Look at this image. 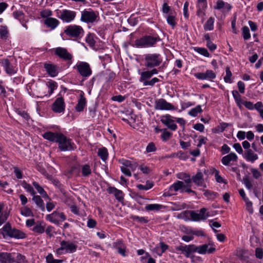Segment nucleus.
Listing matches in <instances>:
<instances>
[{
  "mask_svg": "<svg viewBox=\"0 0 263 263\" xmlns=\"http://www.w3.org/2000/svg\"><path fill=\"white\" fill-rule=\"evenodd\" d=\"M161 41L158 35H145L135 41V44L137 47L147 48L155 46L156 43Z\"/></svg>",
  "mask_w": 263,
  "mask_h": 263,
  "instance_id": "nucleus-1",
  "label": "nucleus"
},
{
  "mask_svg": "<svg viewBox=\"0 0 263 263\" xmlns=\"http://www.w3.org/2000/svg\"><path fill=\"white\" fill-rule=\"evenodd\" d=\"M144 66L149 68L159 66L162 62V58L159 53H147L142 59Z\"/></svg>",
  "mask_w": 263,
  "mask_h": 263,
  "instance_id": "nucleus-2",
  "label": "nucleus"
},
{
  "mask_svg": "<svg viewBox=\"0 0 263 263\" xmlns=\"http://www.w3.org/2000/svg\"><path fill=\"white\" fill-rule=\"evenodd\" d=\"M78 248L76 241L69 240H62L60 242V247L56 250V253L58 255L75 252Z\"/></svg>",
  "mask_w": 263,
  "mask_h": 263,
  "instance_id": "nucleus-3",
  "label": "nucleus"
},
{
  "mask_svg": "<svg viewBox=\"0 0 263 263\" xmlns=\"http://www.w3.org/2000/svg\"><path fill=\"white\" fill-rule=\"evenodd\" d=\"M57 143H58V147L61 151H69L74 148V144L71 142V140L62 133L60 134Z\"/></svg>",
  "mask_w": 263,
  "mask_h": 263,
  "instance_id": "nucleus-4",
  "label": "nucleus"
},
{
  "mask_svg": "<svg viewBox=\"0 0 263 263\" xmlns=\"http://www.w3.org/2000/svg\"><path fill=\"white\" fill-rule=\"evenodd\" d=\"M4 236H8L16 239H23L25 237V234L21 231L12 229L10 224L8 222L3 228Z\"/></svg>",
  "mask_w": 263,
  "mask_h": 263,
  "instance_id": "nucleus-5",
  "label": "nucleus"
},
{
  "mask_svg": "<svg viewBox=\"0 0 263 263\" xmlns=\"http://www.w3.org/2000/svg\"><path fill=\"white\" fill-rule=\"evenodd\" d=\"M82 77L88 78L92 74L90 65L86 62H78L73 67Z\"/></svg>",
  "mask_w": 263,
  "mask_h": 263,
  "instance_id": "nucleus-6",
  "label": "nucleus"
},
{
  "mask_svg": "<svg viewBox=\"0 0 263 263\" xmlns=\"http://www.w3.org/2000/svg\"><path fill=\"white\" fill-rule=\"evenodd\" d=\"M206 209L203 208L200 209L199 213L194 211H186L182 213L184 215H189L193 221H199L205 220L210 216L208 213H206Z\"/></svg>",
  "mask_w": 263,
  "mask_h": 263,
  "instance_id": "nucleus-7",
  "label": "nucleus"
},
{
  "mask_svg": "<svg viewBox=\"0 0 263 263\" xmlns=\"http://www.w3.org/2000/svg\"><path fill=\"white\" fill-rule=\"evenodd\" d=\"M98 17V14L91 9H85L81 11V21L87 23L95 22Z\"/></svg>",
  "mask_w": 263,
  "mask_h": 263,
  "instance_id": "nucleus-8",
  "label": "nucleus"
},
{
  "mask_svg": "<svg viewBox=\"0 0 263 263\" xmlns=\"http://www.w3.org/2000/svg\"><path fill=\"white\" fill-rule=\"evenodd\" d=\"M155 109L161 110H175V107L171 103L167 102L164 99L161 98L155 100Z\"/></svg>",
  "mask_w": 263,
  "mask_h": 263,
  "instance_id": "nucleus-9",
  "label": "nucleus"
},
{
  "mask_svg": "<svg viewBox=\"0 0 263 263\" xmlns=\"http://www.w3.org/2000/svg\"><path fill=\"white\" fill-rule=\"evenodd\" d=\"M64 32L68 36L72 37H79L83 32V28L77 25H69L66 27Z\"/></svg>",
  "mask_w": 263,
  "mask_h": 263,
  "instance_id": "nucleus-10",
  "label": "nucleus"
},
{
  "mask_svg": "<svg viewBox=\"0 0 263 263\" xmlns=\"http://www.w3.org/2000/svg\"><path fill=\"white\" fill-rule=\"evenodd\" d=\"M54 53L60 58L63 60L68 61L69 65L71 64L72 55L68 52L66 48L63 47H57L54 49Z\"/></svg>",
  "mask_w": 263,
  "mask_h": 263,
  "instance_id": "nucleus-11",
  "label": "nucleus"
},
{
  "mask_svg": "<svg viewBox=\"0 0 263 263\" xmlns=\"http://www.w3.org/2000/svg\"><path fill=\"white\" fill-rule=\"evenodd\" d=\"M47 220L50 222L53 223L57 225L59 224V220L60 218L62 221H64L66 219V217L63 212H59L57 211H54L52 213L47 215L46 216Z\"/></svg>",
  "mask_w": 263,
  "mask_h": 263,
  "instance_id": "nucleus-12",
  "label": "nucleus"
},
{
  "mask_svg": "<svg viewBox=\"0 0 263 263\" xmlns=\"http://www.w3.org/2000/svg\"><path fill=\"white\" fill-rule=\"evenodd\" d=\"M175 118L170 115L166 114L161 117V122L169 129L173 131H175L177 128V125L175 123L173 119Z\"/></svg>",
  "mask_w": 263,
  "mask_h": 263,
  "instance_id": "nucleus-13",
  "label": "nucleus"
},
{
  "mask_svg": "<svg viewBox=\"0 0 263 263\" xmlns=\"http://www.w3.org/2000/svg\"><path fill=\"white\" fill-rule=\"evenodd\" d=\"M76 16V12L75 11L65 9L61 11L59 17L64 22L69 23L72 21Z\"/></svg>",
  "mask_w": 263,
  "mask_h": 263,
  "instance_id": "nucleus-14",
  "label": "nucleus"
},
{
  "mask_svg": "<svg viewBox=\"0 0 263 263\" xmlns=\"http://www.w3.org/2000/svg\"><path fill=\"white\" fill-rule=\"evenodd\" d=\"M65 104L62 97L57 98L52 105V110L57 113H61L65 110Z\"/></svg>",
  "mask_w": 263,
  "mask_h": 263,
  "instance_id": "nucleus-15",
  "label": "nucleus"
},
{
  "mask_svg": "<svg viewBox=\"0 0 263 263\" xmlns=\"http://www.w3.org/2000/svg\"><path fill=\"white\" fill-rule=\"evenodd\" d=\"M112 248L117 250L119 254L123 257L127 256L126 254V246L121 240H117L112 243Z\"/></svg>",
  "mask_w": 263,
  "mask_h": 263,
  "instance_id": "nucleus-16",
  "label": "nucleus"
},
{
  "mask_svg": "<svg viewBox=\"0 0 263 263\" xmlns=\"http://www.w3.org/2000/svg\"><path fill=\"white\" fill-rule=\"evenodd\" d=\"M195 77L199 80H210L215 79L216 74L212 70H207L205 72H198L195 74Z\"/></svg>",
  "mask_w": 263,
  "mask_h": 263,
  "instance_id": "nucleus-17",
  "label": "nucleus"
},
{
  "mask_svg": "<svg viewBox=\"0 0 263 263\" xmlns=\"http://www.w3.org/2000/svg\"><path fill=\"white\" fill-rule=\"evenodd\" d=\"M44 67L47 73L51 77H56L59 73V67L51 63H45Z\"/></svg>",
  "mask_w": 263,
  "mask_h": 263,
  "instance_id": "nucleus-18",
  "label": "nucleus"
},
{
  "mask_svg": "<svg viewBox=\"0 0 263 263\" xmlns=\"http://www.w3.org/2000/svg\"><path fill=\"white\" fill-rule=\"evenodd\" d=\"M86 104V100L84 97V93L81 91L80 95V98L78 100V103L75 107L76 110L78 112L82 111Z\"/></svg>",
  "mask_w": 263,
  "mask_h": 263,
  "instance_id": "nucleus-19",
  "label": "nucleus"
},
{
  "mask_svg": "<svg viewBox=\"0 0 263 263\" xmlns=\"http://www.w3.org/2000/svg\"><path fill=\"white\" fill-rule=\"evenodd\" d=\"M2 64L8 74L12 75L16 72V69L10 64L8 59L3 60Z\"/></svg>",
  "mask_w": 263,
  "mask_h": 263,
  "instance_id": "nucleus-20",
  "label": "nucleus"
},
{
  "mask_svg": "<svg viewBox=\"0 0 263 263\" xmlns=\"http://www.w3.org/2000/svg\"><path fill=\"white\" fill-rule=\"evenodd\" d=\"M107 191L109 193L113 194L118 201L121 202L123 200V193L122 191L112 186L108 187Z\"/></svg>",
  "mask_w": 263,
  "mask_h": 263,
  "instance_id": "nucleus-21",
  "label": "nucleus"
},
{
  "mask_svg": "<svg viewBox=\"0 0 263 263\" xmlns=\"http://www.w3.org/2000/svg\"><path fill=\"white\" fill-rule=\"evenodd\" d=\"M60 134L57 132L53 133L51 132H45L42 135L43 137L49 141L53 142H57L59 137L60 136Z\"/></svg>",
  "mask_w": 263,
  "mask_h": 263,
  "instance_id": "nucleus-22",
  "label": "nucleus"
},
{
  "mask_svg": "<svg viewBox=\"0 0 263 263\" xmlns=\"http://www.w3.org/2000/svg\"><path fill=\"white\" fill-rule=\"evenodd\" d=\"M237 156L234 153H231L221 159V162L224 165H230L231 161H236Z\"/></svg>",
  "mask_w": 263,
  "mask_h": 263,
  "instance_id": "nucleus-23",
  "label": "nucleus"
},
{
  "mask_svg": "<svg viewBox=\"0 0 263 263\" xmlns=\"http://www.w3.org/2000/svg\"><path fill=\"white\" fill-rule=\"evenodd\" d=\"M192 245L179 246L176 247L175 249L176 251H180L182 254L184 255L186 257H190V255L192 253Z\"/></svg>",
  "mask_w": 263,
  "mask_h": 263,
  "instance_id": "nucleus-24",
  "label": "nucleus"
},
{
  "mask_svg": "<svg viewBox=\"0 0 263 263\" xmlns=\"http://www.w3.org/2000/svg\"><path fill=\"white\" fill-rule=\"evenodd\" d=\"M243 157L247 161L251 162L252 163H253L258 158V155L254 153L251 149H249L245 151Z\"/></svg>",
  "mask_w": 263,
  "mask_h": 263,
  "instance_id": "nucleus-25",
  "label": "nucleus"
},
{
  "mask_svg": "<svg viewBox=\"0 0 263 263\" xmlns=\"http://www.w3.org/2000/svg\"><path fill=\"white\" fill-rule=\"evenodd\" d=\"M0 262L1 263H12L15 262V260L11 253L0 252Z\"/></svg>",
  "mask_w": 263,
  "mask_h": 263,
  "instance_id": "nucleus-26",
  "label": "nucleus"
},
{
  "mask_svg": "<svg viewBox=\"0 0 263 263\" xmlns=\"http://www.w3.org/2000/svg\"><path fill=\"white\" fill-rule=\"evenodd\" d=\"M32 200L36 204V206L41 209V211H44L45 210V204L43 200L39 195L33 196Z\"/></svg>",
  "mask_w": 263,
  "mask_h": 263,
  "instance_id": "nucleus-27",
  "label": "nucleus"
},
{
  "mask_svg": "<svg viewBox=\"0 0 263 263\" xmlns=\"http://www.w3.org/2000/svg\"><path fill=\"white\" fill-rule=\"evenodd\" d=\"M44 24L51 29H54L59 24V21L52 17H48L44 20Z\"/></svg>",
  "mask_w": 263,
  "mask_h": 263,
  "instance_id": "nucleus-28",
  "label": "nucleus"
},
{
  "mask_svg": "<svg viewBox=\"0 0 263 263\" xmlns=\"http://www.w3.org/2000/svg\"><path fill=\"white\" fill-rule=\"evenodd\" d=\"M192 253L198 252L199 254H205L208 249V245H203L199 246H196L194 245H192Z\"/></svg>",
  "mask_w": 263,
  "mask_h": 263,
  "instance_id": "nucleus-29",
  "label": "nucleus"
},
{
  "mask_svg": "<svg viewBox=\"0 0 263 263\" xmlns=\"http://www.w3.org/2000/svg\"><path fill=\"white\" fill-rule=\"evenodd\" d=\"M193 181L196 185H202L201 182L203 180V175L201 171H198L197 174L191 178Z\"/></svg>",
  "mask_w": 263,
  "mask_h": 263,
  "instance_id": "nucleus-30",
  "label": "nucleus"
},
{
  "mask_svg": "<svg viewBox=\"0 0 263 263\" xmlns=\"http://www.w3.org/2000/svg\"><path fill=\"white\" fill-rule=\"evenodd\" d=\"M177 177L179 179L183 180L185 183L187 184V186H191V184L192 183V180L189 174L185 173H181L178 174Z\"/></svg>",
  "mask_w": 263,
  "mask_h": 263,
  "instance_id": "nucleus-31",
  "label": "nucleus"
},
{
  "mask_svg": "<svg viewBox=\"0 0 263 263\" xmlns=\"http://www.w3.org/2000/svg\"><path fill=\"white\" fill-rule=\"evenodd\" d=\"M186 186L183 182L177 181L170 186V190L171 191L177 192L179 190H181L182 191L183 189Z\"/></svg>",
  "mask_w": 263,
  "mask_h": 263,
  "instance_id": "nucleus-32",
  "label": "nucleus"
},
{
  "mask_svg": "<svg viewBox=\"0 0 263 263\" xmlns=\"http://www.w3.org/2000/svg\"><path fill=\"white\" fill-rule=\"evenodd\" d=\"M33 186L35 189L37 191L38 193L43 197L50 199L49 196H48L47 193L43 189L42 187H41L40 184L35 181H33L32 183Z\"/></svg>",
  "mask_w": 263,
  "mask_h": 263,
  "instance_id": "nucleus-33",
  "label": "nucleus"
},
{
  "mask_svg": "<svg viewBox=\"0 0 263 263\" xmlns=\"http://www.w3.org/2000/svg\"><path fill=\"white\" fill-rule=\"evenodd\" d=\"M82 175L84 177H88L91 174L90 166L86 164L81 166Z\"/></svg>",
  "mask_w": 263,
  "mask_h": 263,
  "instance_id": "nucleus-34",
  "label": "nucleus"
},
{
  "mask_svg": "<svg viewBox=\"0 0 263 263\" xmlns=\"http://www.w3.org/2000/svg\"><path fill=\"white\" fill-rule=\"evenodd\" d=\"M215 19L213 17H210L206 22L203 26L204 29L205 31H211L214 29V23Z\"/></svg>",
  "mask_w": 263,
  "mask_h": 263,
  "instance_id": "nucleus-35",
  "label": "nucleus"
},
{
  "mask_svg": "<svg viewBox=\"0 0 263 263\" xmlns=\"http://www.w3.org/2000/svg\"><path fill=\"white\" fill-rule=\"evenodd\" d=\"M21 185L22 187L28 193H29L32 196L36 194V192L34 190L33 188L30 184L27 183L25 181H23Z\"/></svg>",
  "mask_w": 263,
  "mask_h": 263,
  "instance_id": "nucleus-36",
  "label": "nucleus"
},
{
  "mask_svg": "<svg viewBox=\"0 0 263 263\" xmlns=\"http://www.w3.org/2000/svg\"><path fill=\"white\" fill-rule=\"evenodd\" d=\"M21 214L26 217L33 216V213L31 209L27 206H24L21 209Z\"/></svg>",
  "mask_w": 263,
  "mask_h": 263,
  "instance_id": "nucleus-37",
  "label": "nucleus"
},
{
  "mask_svg": "<svg viewBox=\"0 0 263 263\" xmlns=\"http://www.w3.org/2000/svg\"><path fill=\"white\" fill-rule=\"evenodd\" d=\"M45 223L44 222H41L39 224H37L35 227L33 228V231L34 232L42 234L45 231Z\"/></svg>",
  "mask_w": 263,
  "mask_h": 263,
  "instance_id": "nucleus-38",
  "label": "nucleus"
},
{
  "mask_svg": "<svg viewBox=\"0 0 263 263\" xmlns=\"http://www.w3.org/2000/svg\"><path fill=\"white\" fill-rule=\"evenodd\" d=\"M121 163L123 166L126 168H129L132 171H134L137 167L136 163H132L130 161L127 160H123Z\"/></svg>",
  "mask_w": 263,
  "mask_h": 263,
  "instance_id": "nucleus-39",
  "label": "nucleus"
},
{
  "mask_svg": "<svg viewBox=\"0 0 263 263\" xmlns=\"http://www.w3.org/2000/svg\"><path fill=\"white\" fill-rule=\"evenodd\" d=\"M162 206V205L159 204H149L145 206V209L147 211H159Z\"/></svg>",
  "mask_w": 263,
  "mask_h": 263,
  "instance_id": "nucleus-40",
  "label": "nucleus"
},
{
  "mask_svg": "<svg viewBox=\"0 0 263 263\" xmlns=\"http://www.w3.org/2000/svg\"><path fill=\"white\" fill-rule=\"evenodd\" d=\"M98 155L103 161L106 160L108 155L107 149L105 147L99 149Z\"/></svg>",
  "mask_w": 263,
  "mask_h": 263,
  "instance_id": "nucleus-41",
  "label": "nucleus"
},
{
  "mask_svg": "<svg viewBox=\"0 0 263 263\" xmlns=\"http://www.w3.org/2000/svg\"><path fill=\"white\" fill-rule=\"evenodd\" d=\"M8 30L5 26H0V37L3 40H6L8 37Z\"/></svg>",
  "mask_w": 263,
  "mask_h": 263,
  "instance_id": "nucleus-42",
  "label": "nucleus"
},
{
  "mask_svg": "<svg viewBox=\"0 0 263 263\" xmlns=\"http://www.w3.org/2000/svg\"><path fill=\"white\" fill-rule=\"evenodd\" d=\"M152 77L149 70L143 71L140 73V78L139 81L141 82H144Z\"/></svg>",
  "mask_w": 263,
  "mask_h": 263,
  "instance_id": "nucleus-43",
  "label": "nucleus"
},
{
  "mask_svg": "<svg viewBox=\"0 0 263 263\" xmlns=\"http://www.w3.org/2000/svg\"><path fill=\"white\" fill-rule=\"evenodd\" d=\"M47 85L49 89V96H50L53 92L54 90L57 88L58 87L57 83L53 81L48 82L47 84Z\"/></svg>",
  "mask_w": 263,
  "mask_h": 263,
  "instance_id": "nucleus-44",
  "label": "nucleus"
},
{
  "mask_svg": "<svg viewBox=\"0 0 263 263\" xmlns=\"http://www.w3.org/2000/svg\"><path fill=\"white\" fill-rule=\"evenodd\" d=\"M130 218L133 221H136L140 223H147L149 221L146 217H139L136 215H132Z\"/></svg>",
  "mask_w": 263,
  "mask_h": 263,
  "instance_id": "nucleus-45",
  "label": "nucleus"
},
{
  "mask_svg": "<svg viewBox=\"0 0 263 263\" xmlns=\"http://www.w3.org/2000/svg\"><path fill=\"white\" fill-rule=\"evenodd\" d=\"M154 186V183L152 181H147L145 185L138 184L137 187L140 190H148Z\"/></svg>",
  "mask_w": 263,
  "mask_h": 263,
  "instance_id": "nucleus-46",
  "label": "nucleus"
},
{
  "mask_svg": "<svg viewBox=\"0 0 263 263\" xmlns=\"http://www.w3.org/2000/svg\"><path fill=\"white\" fill-rule=\"evenodd\" d=\"M202 111L201 107L200 105L196 106L195 108H193L190 110L189 114L192 117H196L198 113L201 112Z\"/></svg>",
  "mask_w": 263,
  "mask_h": 263,
  "instance_id": "nucleus-47",
  "label": "nucleus"
},
{
  "mask_svg": "<svg viewBox=\"0 0 263 263\" xmlns=\"http://www.w3.org/2000/svg\"><path fill=\"white\" fill-rule=\"evenodd\" d=\"M47 263H62L63 260L62 259H56L53 257L52 254H49L46 257Z\"/></svg>",
  "mask_w": 263,
  "mask_h": 263,
  "instance_id": "nucleus-48",
  "label": "nucleus"
},
{
  "mask_svg": "<svg viewBox=\"0 0 263 263\" xmlns=\"http://www.w3.org/2000/svg\"><path fill=\"white\" fill-rule=\"evenodd\" d=\"M195 51L197 52L198 53L205 57H209L210 54L208 51V50L205 48H201V47H195L194 48Z\"/></svg>",
  "mask_w": 263,
  "mask_h": 263,
  "instance_id": "nucleus-49",
  "label": "nucleus"
},
{
  "mask_svg": "<svg viewBox=\"0 0 263 263\" xmlns=\"http://www.w3.org/2000/svg\"><path fill=\"white\" fill-rule=\"evenodd\" d=\"M172 134L166 130L165 128L163 129V133L161 135V139L164 141H167L172 136Z\"/></svg>",
  "mask_w": 263,
  "mask_h": 263,
  "instance_id": "nucleus-50",
  "label": "nucleus"
},
{
  "mask_svg": "<svg viewBox=\"0 0 263 263\" xmlns=\"http://www.w3.org/2000/svg\"><path fill=\"white\" fill-rule=\"evenodd\" d=\"M232 93L237 105H240V103L241 102V96L239 95L238 91L236 90H234L232 91Z\"/></svg>",
  "mask_w": 263,
  "mask_h": 263,
  "instance_id": "nucleus-51",
  "label": "nucleus"
},
{
  "mask_svg": "<svg viewBox=\"0 0 263 263\" xmlns=\"http://www.w3.org/2000/svg\"><path fill=\"white\" fill-rule=\"evenodd\" d=\"M213 173L215 174V178L216 181L218 183H223L224 184H227V181L223 179V178L220 176L219 174V171L217 170H215L214 171Z\"/></svg>",
  "mask_w": 263,
  "mask_h": 263,
  "instance_id": "nucleus-52",
  "label": "nucleus"
},
{
  "mask_svg": "<svg viewBox=\"0 0 263 263\" xmlns=\"http://www.w3.org/2000/svg\"><path fill=\"white\" fill-rule=\"evenodd\" d=\"M204 195L208 198H215L218 197V194L217 193L212 192L210 190H203Z\"/></svg>",
  "mask_w": 263,
  "mask_h": 263,
  "instance_id": "nucleus-53",
  "label": "nucleus"
},
{
  "mask_svg": "<svg viewBox=\"0 0 263 263\" xmlns=\"http://www.w3.org/2000/svg\"><path fill=\"white\" fill-rule=\"evenodd\" d=\"M232 72L229 67L226 69V76L224 77V80L226 83H231V78L232 77Z\"/></svg>",
  "mask_w": 263,
  "mask_h": 263,
  "instance_id": "nucleus-54",
  "label": "nucleus"
},
{
  "mask_svg": "<svg viewBox=\"0 0 263 263\" xmlns=\"http://www.w3.org/2000/svg\"><path fill=\"white\" fill-rule=\"evenodd\" d=\"M167 23L174 28L176 25V22L175 21V17L172 15H168L166 17Z\"/></svg>",
  "mask_w": 263,
  "mask_h": 263,
  "instance_id": "nucleus-55",
  "label": "nucleus"
},
{
  "mask_svg": "<svg viewBox=\"0 0 263 263\" xmlns=\"http://www.w3.org/2000/svg\"><path fill=\"white\" fill-rule=\"evenodd\" d=\"M242 36L245 40H247L251 37L249 29L247 26L242 28Z\"/></svg>",
  "mask_w": 263,
  "mask_h": 263,
  "instance_id": "nucleus-56",
  "label": "nucleus"
},
{
  "mask_svg": "<svg viewBox=\"0 0 263 263\" xmlns=\"http://www.w3.org/2000/svg\"><path fill=\"white\" fill-rule=\"evenodd\" d=\"M16 263H27L28 261L26 259V257L22 255L20 253H18L17 254L16 257V261H15Z\"/></svg>",
  "mask_w": 263,
  "mask_h": 263,
  "instance_id": "nucleus-57",
  "label": "nucleus"
},
{
  "mask_svg": "<svg viewBox=\"0 0 263 263\" xmlns=\"http://www.w3.org/2000/svg\"><path fill=\"white\" fill-rule=\"evenodd\" d=\"M159 81V80L157 78H154L152 80L148 81H144V82L143 83L144 86H153L157 82H158Z\"/></svg>",
  "mask_w": 263,
  "mask_h": 263,
  "instance_id": "nucleus-58",
  "label": "nucleus"
},
{
  "mask_svg": "<svg viewBox=\"0 0 263 263\" xmlns=\"http://www.w3.org/2000/svg\"><path fill=\"white\" fill-rule=\"evenodd\" d=\"M243 183L248 190H250L252 189L253 185L248 177L243 178Z\"/></svg>",
  "mask_w": 263,
  "mask_h": 263,
  "instance_id": "nucleus-59",
  "label": "nucleus"
},
{
  "mask_svg": "<svg viewBox=\"0 0 263 263\" xmlns=\"http://www.w3.org/2000/svg\"><path fill=\"white\" fill-rule=\"evenodd\" d=\"M52 15V11L48 9H46L42 11L40 15L43 18H48Z\"/></svg>",
  "mask_w": 263,
  "mask_h": 263,
  "instance_id": "nucleus-60",
  "label": "nucleus"
},
{
  "mask_svg": "<svg viewBox=\"0 0 263 263\" xmlns=\"http://www.w3.org/2000/svg\"><path fill=\"white\" fill-rule=\"evenodd\" d=\"M15 111L18 115L21 116L26 120H28L29 119V115L25 111L17 109Z\"/></svg>",
  "mask_w": 263,
  "mask_h": 263,
  "instance_id": "nucleus-61",
  "label": "nucleus"
},
{
  "mask_svg": "<svg viewBox=\"0 0 263 263\" xmlns=\"http://www.w3.org/2000/svg\"><path fill=\"white\" fill-rule=\"evenodd\" d=\"M146 151L147 153H151L156 151V147L155 144L153 142L149 143L146 147Z\"/></svg>",
  "mask_w": 263,
  "mask_h": 263,
  "instance_id": "nucleus-62",
  "label": "nucleus"
},
{
  "mask_svg": "<svg viewBox=\"0 0 263 263\" xmlns=\"http://www.w3.org/2000/svg\"><path fill=\"white\" fill-rule=\"evenodd\" d=\"M24 13L22 11H15L13 12V16L15 18L21 20L23 18Z\"/></svg>",
  "mask_w": 263,
  "mask_h": 263,
  "instance_id": "nucleus-63",
  "label": "nucleus"
},
{
  "mask_svg": "<svg viewBox=\"0 0 263 263\" xmlns=\"http://www.w3.org/2000/svg\"><path fill=\"white\" fill-rule=\"evenodd\" d=\"M231 125H232V124L230 123L221 122L220 123L219 125L218 126V128L219 129V131L220 132H223L227 127L231 126Z\"/></svg>",
  "mask_w": 263,
  "mask_h": 263,
  "instance_id": "nucleus-64",
  "label": "nucleus"
}]
</instances>
